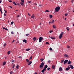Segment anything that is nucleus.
Segmentation results:
<instances>
[{
  "mask_svg": "<svg viewBox=\"0 0 74 74\" xmlns=\"http://www.w3.org/2000/svg\"><path fill=\"white\" fill-rule=\"evenodd\" d=\"M9 7H10V8H12V6H9Z\"/></svg>",
  "mask_w": 74,
  "mask_h": 74,
  "instance_id": "obj_60",
  "label": "nucleus"
},
{
  "mask_svg": "<svg viewBox=\"0 0 74 74\" xmlns=\"http://www.w3.org/2000/svg\"><path fill=\"white\" fill-rule=\"evenodd\" d=\"M26 60L27 63H28V62H29V60H28V59H26Z\"/></svg>",
  "mask_w": 74,
  "mask_h": 74,
  "instance_id": "obj_26",
  "label": "nucleus"
},
{
  "mask_svg": "<svg viewBox=\"0 0 74 74\" xmlns=\"http://www.w3.org/2000/svg\"><path fill=\"white\" fill-rule=\"evenodd\" d=\"M63 62H64V60H61V63H63Z\"/></svg>",
  "mask_w": 74,
  "mask_h": 74,
  "instance_id": "obj_37",
  "label": "nucleus"
},
{
  "mask_svg": "<svg viewBox=\"0 0 74 74\" xmlns=\"http://www.w3.org/2000/svg\"><path fill=\"white\" fill-rule=\"evenodd\" d=\"M15 41V40H13V41L12 42H14Z\"/></svg>",
  "mask_w": 74,
  "mask_h": 74,
  "instance_id": "obj_50",
  "label": "nucleus"
},
{
  "mask_svg": "<svg viewBox=\"0 0 74 74\" xmlns=\"http://www.w3.org/2000/svg\"><path fill=\"white\" fill-rule=\"evenodd\" d=\"M7 45V44H6V43H5L3 45V47H5V45Z\"/></svg>",
  "mask_w": 74,
  "mask_h": 74,
  "instance_id": "obj_38",
  "label": "nucleus"
},
{
  "mask_svg": "<svg viewBox=\"0 0 74 74\" xmlns=\"http://www.w3.org/2000/svg\"><path fill=\"white\" fill-rule=\"evenodd\" d=\"M32 62L31 61H30L29 62H28V65H30L31 64H32Z\"/></svg>",
  "mask_w": 74,
  "mask_h": 74,
  "instance_id": "obj_14",
  "label": "nucleus"
},
{
  "mask_svg": "<svg viewBox=\"0 0 74 74\" xmlns=\"http://www.w3.org/2000/svg\"><path fill=\"white\" fill-rule=\"evenodd\" d=\"M14 67H15V64H14L12 67V69H14Z\"/></svg>",
  "mask_w": 74,
  "mask_h": 74,
  "instance_id": "obj_30",
  "label": "nucleus"
},
{
  "mask_svg": "<svg viewBox=\"0 0 74 74\" xmlns=\"http://www.w3.org/2000/svg\"><path fill=\"white\" fill-rule=\"evenodd\" d=\"M48 62L49 63H51V60H49L48 61Z\"/></svg>",
  "mask_w": 74,
  "mask_h": 74,
  "instance_id": "obj_47",
  "label": "nucleus"
},
{
  "mask_svg": "<svg viewBox=\"0 0 74 74\" xmlns=\"http://www.w3.org/2000/svg\"><path fill=\"white\" fill-rule=\"evenodd\" d=\"M28 2L29 3H31V1H28Z\"/></svg>",
  "mask_w": 74,
  "mask_h": 74,
  "instance_id": "obj_53",
  "label": "nucleus"
},
{
  "mask_svg": "<svg viewBox=\"0 0 74 74\" xmlns=\"http://www.w3.org/2000/svg\"><path fill=\"white\" fill-rule=\"evenodd\" d=\"M1 3V0H0V3Z\"/></svg>",
  "mask_w": 74,
  "mask_h": 74,
  "instance_id": "obj_63",
  "label": "nucleus"
},
{
  "mask_svg": "<svg viewBox=\"0 0 74 74\" xmlns=\"http://www.w3.org/2000/svg\"><path fill=\"white\" fill-rule=\"evenodd\" d=\"M53 16L52 15H49L50 18H52Z\"/></svg>",
  "mask_w": 74,
  "mask_h": 74,
  "instance_id": "obj_20",
  "label": "nucleus"
},
{
  "mask_svg": "<svg viewBox=\"0 0 74 74\" xmlns=\"http://www.w3.org/2000/svg\"><path fill=\"white\" fill-rule=\"evenodd\" d=\"M12 73H13V71H11L10 72V74H12Z\"/></svg>",
  "mask_w": 74,
  "mask_h": 74,
  "instance_id": "obj_40",
  "label": "nucleus"
},
{
  "mask_svg": "<svg viewBox=\"0 0 74 74\" xmlns=\"http://www.w3.org/2000/svg\"><path fill=\"white\" fill-rule=\"evenodd\" d=\"M70 48V47L69 46H67V48Z\"/></svg>",
  "mask_w": 74,
  "mask_h": 74,
  "instance_id": "obj_35",
  "label": "nucleus"
},
{
  "mask_svg": "<svg viewBox=\"0 0 74 74\" xmlns=\"http://www.w3.org/2000/svg\"><path fill=\"white\" fill-rule=\"evenodd\" d=\"M28 15L29 16H30V14H29V13H28Z\"/></svg>",
  "mask_w": 74,
  "mask_h": 74,
  "instance_id": "obj_54",
  "label": "nucleus"
},
{
  "mask_svg": "<svg viewBox=\"0 0 74 74\" xmlns=\"http://www.w3.org/2000/svg\"><path fill=\"white\" fill-rule=\"evenodd\" d=\"M15 62V61H14V60H12V62Z\"/></svg>",
  "mask_w": 74,
  "mask_h": 74,
  "instance_id": "obj_58",
  "label": "nucleus"
},
{
  "mask_svg": "<svg viewBox=\"0 0 74 74\" xmlns=\"http://www.w3.org/2000/svg\"><path fill=\"white\" fill-rule=\"evenodd\" d=\"M34 17V14H33L32 16H31V18H33Z\"/></svg>",
  "mask_w": 74,
  "mask_h": 74,
  "instance_id": "obj_21",
  "label": "nucleus"
},
{
  "mask_svg": "<svg viewBox=\"0 0 74 74\" xmlns=\"http://www.w3.org/2000/svg\"><path fill=\"white\" fill-rule=\"evenodd\" d=\"M50 69L51 68H47V70H48V71L49 70H50Z\"/></svg>",
  "mask_w": 74,
  "mask_h": 74,
  "instance_id": "obj_45",
  "label": "nucleus"
},
{
  "mask_svg": "<svg viewBox=\"0 0 74 74\" xmlns=\"http://www.w3.org/2000/svg\"><path fill=\"white\" fill-rule=\"evenodd\" d=\"M64 56L65 58H69V55L67 54H65Z\"/></svg>",
  "mask_w": 74,
  "mask_h": 74,
  "instance_id": "obj_10",
  "label": "nucleus"
},
{
  "mask_svg": "<svg viewBox=\"0 0 74 74\" xmlns=\"http://www.w3.org/2000/svg\"><path fill=\"white\" fill-rule=\"evenodd\" d=\"M63 70V69H62V68L61 67H60L59 68V71H62Z\"/></svg>",
  "mask_w": 74,
  "mask_h": 74,
  "instance_id": "obj_8",
  "label": "nucleus"
},
{
  "mask_svg": "<svg viewBox=\"0 0 74 74\" xmlns=\"http://www.w3.org/2000/svg\"><path fill=\"white\" fill-rule=\"evenodd\" d=\"M67 67L68 68H66L65 69V70H66V71H68L70 69V66H69Z\"/></svg>",
  "mask_w": 74,
  "mask_h": 74,
  "instance_id": "obj_5",
  "label": "nucleus"
},
{
  "mask_svg": "<svg viewBox=\"0 0 74 74\" xmlns=\"http://www.w3.org/2000/svg\"><path fill=\"white\" fill-rule=\"evenodd\" d=\"M1 14H3V11H2V10H1V11H0Z\"/></svg>",
  "mask_w": 74,
  "mask_h": 74,
  "instance_id": "obj_57",
  "label": "nucleus"
},
{
  "mask_svg": "<svg viewBox=\"0 0 74 74\" xmlns=\"http://www.w3.org/2000/svg\"><path fill=\"white\" fill-rule=\"evenodd\" d=\"M51 39H55V38L53 37H51Z\"/></svg>",
  "mask_w": 74,
  "mask_h": 74,
  "instance_id": "obj_29",
  "label": "nucleus"
},
{
  "mask_svg": "<svg viewBox=\"0 0 74 74\" xmlns=\"http://www.w3.org/2000/svg\"><path fill=\"white\" fill-rule=\"evenodd\" d=\"M13 4H14V5H16V3H15V1H14L13 2Z\"/></svg>",
  "mask_w": 74,
  "mask_h": 74,
  "instance_id": "obj_19",
  "label": "nucleus"
},
{
  "mask_svg": "<svg viewBox=\"0 0 74 74\" xmlns=\"http://www.w3.org/2000/svg\"><path fill=\"white\" fill-rule=\"evenodd\" d=\"M34 74H37V73L36 72Z\"/></svg>",
  "mask_w": 74,
  "mask_h": 74,
  "instance_id": "obj_64",
  "label": "nucleus"
},
{
  "mask_svg": "<svg viewBox=\"0 0 74 74\" xmlns=\"http://www.w3.org/2000/svg\"><path fill=\"white\" fill-rule=\"evenodd\" d=\"M68 62V60H65L64 62V64H66Z\"/></svg>",
  "mask_w": 74,
  "mask_h": 74,
  "instance_id": "obj_9",
  "label": "nucleus"
},
{
  "mask_svg": "<svg viewBox=\"0 0 74 74\" xmlns=\"http://www.w3.org/2000/svg\"><path fill=\"white\" fill-rule=\"evenodd\" d=\"M46 68H45V67H44L43 70H44L45 71L46 70Z\"/></svg>",
  "mask_w": 74,
  "mask_h": 74,
  "instance_id": "obj_46",
  "label": "nucleus"
},
{
  "mask_svg": "<svg viewBox=\"0 0 74 74\" xmlns=\"http://www.w3.org/2000/svg\"><path fill=\"white\" fill-rule=\"evenodd\" d=\"M49 50L50 51H52V48H50Z\"/></svg>",
  "mask_w": 74,
  "mask_h": 74,
  "instance_id": "obj_44",
  "label": "nucleus"
},
{
  "mask_svg": "<svg viewBox=\"0 0 74 74\" xmlns=\"http://www.w3.org/2000/svg\"><path fill=\"white\" fill-rule=\"evenodd\" d=\"M63 33H64L63 32H62L60 34V36H59L60 39H61V38L63 37Z\"/></svg>",
  "mask_w": 74,
  "mask_h": 74,
  "instance_id": "obj_3",
  "label": "nucleus"
},
{
  "mask_svg": "<svg viewBox=\"0 0 74 74\" xmlns=\"http://www.w3.org/2000/svg\"><path fill=\"white\" fill-rule=\"evenodd\" d=\"M12 1L11 0H10L9 1V2H10V3H11V2H12Z\"/></svg>",
  "mask_w": 74,
  "mask_h": 74,
  "instance_id": "obj_51",
  "label": "nucleus"
},
{
  "mask_svg": "<svg viewBox=\"0 0 74 74\" xmlns=\"http://www.w3.org/2000/svg\"><path fill=\"white\" fill-rule=\"evenodd\" d=\"M52 68L53 69H55V66L54 65H52Z\"/></svg>",
  "mask_w": 74,
  "mask_h": 74,
  "instance_id": "obj_11",
  "label": "nucleus"
},
{
  "mask_svg": "<svg viewBox=\"0 0 74 74\" xmlns=\"http://www.w3.org/2000/svg\"><path fill=\"white\" fill-rule=\"evenodd\" d=\"M26 36H29V34H26Z\"/></svg>",
  "mask_w": 74,
  "mask_h": 74,
  "instance_id": "obj_43",
  "label": "nucleus"
},
{
  "mask_svg": "<svg viewBox=\"0 0 74 74\" xmlns=\"http://www.w3.org/2000/svg\"><path fill=\"white\" fill-rule=\"evenodd\" d=\"M45 67L47 69V68L48 67V65H46Z\"/></svg>",
  "mask_w": 74,
  "mask_h": 74,
  "instance_id": "obj_32",
  "label": "nucleus"
},
{
  "mask_svg": "<svg viewBox=\"0 0 74 74\" xmlns=\"http://www.w3.org/2000/svg\"><path fill=\"white\" fill-rule=\"evenodd\" d=\"M33 59V57L32 56H31L30 57L29 59Z\"/></svg>",
  "mask_w": 74,
  "mask_h": 74,
  "instance_id": "obj_33",
  "label": "nucleus"
},
{
  "mask_svg": "<svg viewBox=\"0 0 74 74\" xmlns=\"http://www.w3.org/2000/svg\"><path fill=\"white\" fill-rule=\"evenodd\" d=\"M16 68H17V69H19V65H17L16 67Z\"/></svg>",
  "mask_w": 74,
  "mask_h": 74,
  "instance_id": "obj_31",
  "label": "nucleus"
},
{
  "mask_svg": "<svg viewBox=\"0 0 74 74\" xmlns=\"http://www.w3.org/2000/svg\"><path fill=\"white\" fill-rule=\"evenodd\" d=\"M18 5H20V3H18L17 4Z\"/></svg>",
  "mask_w": 74,
  "mask_h": 74,
  "instance_id": "obj_56",
  "label": "nucleus"
},
{
  "mask_svg": "<svg viewBox=\"0 0 74 74\" xmlns=\"http://www.w3.org/2000/svg\"><path fill=\"white\" fill-rule=\"evenodd\" d=\"M11 33L12 34H14V32H12V31L11 32Z\"/></svg>",
  "mask_w": 74,
  "mask_h": 74,
  "instance_id": "obj_39",
  "label": "nucleus"
},
{
  "mask_svg": "<svg viewBox=\"0 0 74 74\" xmlns=\"http://www.w3.org/2000/svg\"><path fill=\"white\" fill-rule=\"evenodd\" d=\"M5 64H6V62H5V61L3 63V66H4V65H5Z\"/></svg>",
  "mask_w": 74,
  "mask_h": 74,
  "instance_id": "obj_18",
  "label": "nucleus"
},
{
  "mask_svg": "<svg viewBox=\"0 0 74 74\" xmlns=\"http://www.w3.org/2000/svg\"><path fill=\"white\" fill-rule=\"evenodd\" d=\"M45 12H49V10H46L45 11Z\"/></svg>",
  "mask_w": 74,
  "mask_h": 74,
  "instance_id": "obj_28",
  "label": "nucleus"
},
{
  "mask_svg": "<svg viewBox=\"0 0 74 74\" xmlns=\"http://www.w3.org/2000/svg\"><path fill=\"white\" fill-rule=\"evenodd\" d=\"M4 16H6L7 15L6 14H5V13L4 14Z\"/></svg>",
  "mask_w": 74,
  "mask_h": 74,
  "instance_id": "obj_52",
  "label": "nucleus"
},
{
  "mask_svg": "<svg viewBox=\"0 0 74 74\" xmlns=\"http://www.w3.org/2000/svg\"><path fill=\"white\" fill-rule=\"evenodd\" d=\"M43 40V38L40 37L39 38V42H41V41Z\"/></svg>",
  "mask_w": 74,
  "mask_h": 74,
  "instance_id": "obj_4",
  "label": "nucleus"
},
{
  "mask_svg": "<svg viewBox=\"0 0 74 74\" xmlns=\"http://www.w3.org/2000/svg\"><path fill=\"white\" fill-rule=\"evenodd\" d=\"M32 39L34 41H36L37 40V38L36 37H34V38Z\"/></svg>",
  "mask_w": 74,
  "mask_h": 74,
  "instance_id": "obj_12",
  "label": "nucleus"
},
{
  "mask_svg": "<svg viewBox=\"0 0 74 74\" xmlns=\"http://www.w3.org/2000/svg\"><path fill=\"white\" fill-rule=\"evenodd\" d=\"M65 16H67L68 15V14L67 13H66L64 14Z\"/></svg>",
  "mask_w": 74,
  "mask_h": 74,
  "instance_id": "obj_42",
  "label": "nucleus"
},
{
  "mask_svg": "<svg viewBox=\"0 0 74 74\" xmlns=\"http://www.w3.org/2000/svg\"><path fill=\"white\" fill-rule=\"evenodd\" d=\"M66 29H67V30L68 31H69V27H67L66 28Z\"/></svg>",
  "mask_w": 74,
  "mask_h": 74,
  "instance_id": "obj_27",
  "label": "nucleus"
},
{
  "mask_svg": "<svg viewBox=\"0 0 74 74\" xmlns=\"http://www.w3.org/2000/svg\"><path fill=\"white\" fill-rule=\"evenodd\" d=\"M69 66L71 69H74V67L72 65H70Z\"/></svg>",
  "mask_w": 74,
  "mask_h": 74,
  "instance_id": "obj_6",
  "label": "nucleus"
},
{
  "mask_svg": "<svg viewBox=\"0 0 74 74\" xmlns=\"http://www.w3.org/2000/svg\"><path fill=\"white\" fill-rule=\"evenodd\" d=\"M10 53H11V51H9L8 52V55H10Z\"/></svg>",
  "mask_w": 74,
  "mask_h": 74,
  "instance_id": "obj_17",
  "label": "nucleus"
},
{
  "mask_svg": "<svg viewBox=\"0 0 74 74\" xmlns=\"http://www.w3.org/2000/svg\"><path fill=\"white\" fill-rule=\"evenodd\" d=\"M44 62H42L41 64H40V68H42L43 67H44Z\"/></svg>",
  "mask_w": 74,
  "mask_h": 74,
  "instance_id": "obj_2",
  "label": "nucleus"
},
{
  "mask_svg": "<svg viewBox=\"0 0 74 74\" xmlns=\"http://www.w3.org/2000/svg\"><path fill=\"white\" fill-rule=\"evenodd\" d=\"M55 12H58L60 10V7L58 6L56 7L55 8Z\"/></svg>",
  "mask_w": 74,
  "mask_h": 74,
  "instance_id": "obj_1",
  "label": "nucleus"
},
{
  "mask_svg": "<svg viewBox=\"0 0 74 74\" xmlns=\"http://www.w3.org/2000/svg\"><path fill=\"white\" fill-rule=\"evenodd\" d=\"M42 73H44L45 72V70L42 69L41 71Z\"/></svg>",
  "mask_w": 74,
  "mask_h": 74,
  "instance_id": "obj_23",
  "label": "nucleus"
},
{
  "mask_svg": "<svg viewBox=\"0 0 74 74\" xmlns=\"http://www.w3.org/2000/svg\"><path fill=\"white\" fill-rule=\"evenodd\" d=\"M21 1L22 3H24V0H21Z\"/></svg>",
  "mask_w": 74,
  "mask_h": 74,
  "instance_id": "obj_41",
  "label": "nucleus"
},
{
  "mask_svg": "<svg viewBox=\"0 0 74 74\" xmlns=\"http://www.w3.org/2000/svg\"><path fill=\"white\" fill-rule=\"evenodd\" d=\"M1 10H2V9L0 7V11H1Z\"/></svg>",
  "mask_w": 74,
  "mask_h": 74,
  "instance_id": "obj_48",
  "label": "nucleus"
},
{
  "mask_svg": "<svg viewBox=\"0 0 74 74\" xmlns=\"http://www.w3.org/2000/svg\"><path fill=\"white\" fill-rule=\"evenodd\" d=\"M40 60L41 62H43V61H44V59L42 58H41L40 59Z\"/></svg>",
  "mask_w": 74,
  "mask_h": 74,
  "instance_id": "obj_24",
  "label": "nucleus"
},
{
  "mask_svg": "<svg viewBox=\"0 0 74 74\" xmlns=\"http://www.w3.org/2000/svg\"><path fill=\"white\" fill-rule=\"evenodd\" d=\"M39 25H41V23H40Z\"/></svg>",
  "mask_w": 74,
  "mask_h": 74,
  "instance_id": "obj_59",
  "label": "nucleus"
},
{
  "mask_svg": "<svg viewBox=\"0 0 74 74\" xmlns=\"http://www.w3.org/2000/svg\"><path fill=\"white\" fill-rule=\"evenodd\" d=\"M23 42H25V43H27V40H26L24 39L23 40Z\"/></svg>",
  "mask_w": 74,
  "mask_h": 74,
  "instance_id": "obj_13",
  "label": "nucleus"
},
{
  "mask_svg": "<svg viewBox=\"0 0 74 74\" xmlns=\"http://www.w3.org/2000/svg\"><path fill=\"white\" fill-rule=\"evenodd\" d=\"M20 4H21V5H22V6H23V5H24V4L22 2H21Z\"/></svg>",
  "mask_w": 74,
  "mask_h": 74,
  "instance_id": "obj_25",
  "label": "nucleus"
},
{
  "mask_svg": "<svg viewBox=\"0 0 74 74\" xmlns=\"http://www.w3.org/2000/svg\"><path fill=\"white\" fill-rule=\"evenodd\" d=\"M49 32H50V33H52V31H49Z\"/></svg>",
  "mask_w": 74,
  "mask_h": 74,
  "instance_id": "obj_61",
  "label": "nucleus"
},
{
  "mask_svg": "<svg viewBox=\"0 0 74 74\" xmlns=\"http://www.w3.org/2000/svg\"><path fill=\"white\" fill-rule=\"evenodd\" d=\"M68 64H70V63H71V61L69 60V61L68 63H67Z\"/></svg>",
  "mask_w": 74,
  "mask_h": 74,
  "instance_id": "obj_16",
  "label": "nucleus"
},
{
  "mask_svg": "<svg viewBox=\"0 0 74 74\" xmlns=\"http://www.w3.org/2000/svg\"><path fill=\"white\" fill-rule=\"evenodd\" d=\"M49 44V42H46V44Z\"/></svg>",
  "mask_w": 74,
  "mask_h": 74,
  "instance_id": "obj_34",
  "label": "nucleus"
},
{
  "mask_svg": "<svg viewBox=\"0 0 74 74\" xmlns=\"http://www.w3.org/2000/svg\"><path fill=\"white\" fill-rule=\"evenodd\" d=\"M5 30H8V29L7 28H5Z\"/></svg>",
  "mask_w": 74,
  "mask_h": 74,
  "instance_id": "obj_55",
  "label": "nucleus"
},
{
  "mask_svg": "<svg viewBox=\"0 0 74 74\" xmlns=\"http://www.w3.org/2000/svg\"><path fill=\"white\" fill-rule=\"evenodd\" d=\"M4 11H5V13H7V11H6L5 10Z\"/></svg>",
  "mask_w": 74,
  "mask_h": 74,
  "instance_id": "obj_49",
  "label": "nucleus"
},
{
  "mask_svg": "<svg viewBox=\"0 0 74 74\" xmlns=\"http://www.w3.org/2000/svg\"><path fill=\"white\" fill-rule=\"evenodd\" d=\"M53 27L54 29H56V26H55V25H53Z\"/></svg>",
  "mask_w": 74,
  "mask_h": 74,
  "instance_id": "obj_15",
  "label": "nucleus"
},
{
  "mask_svg": "<svg viewBox=\"0 0 74 74\" xmlns=\"http://www.w3.org/2000/svg\"><path fill=\"white\" fill-rule=\"evenodd\" d=\"M30 49H26V51H30Z\"/></svg>",
  "mask_w": 74,
  "mask_h": 74,
  "instance_id": "obj_22",
  "label": "nucleus"
},
{
  "mask_svg": "<svg viewBox=\"0 0 74 74\" xmlns=\"http://www.w3.org/2000/svg\"><path fill=\"white\" fill-rule=\"evenodd\" d=\"M14 23V21H12V22H11V25H13V23Z\"/></svg>",
  "mask_w": 74,
  "mask_h": 74,
  "instance_id": "obj_36",
  "label": "nucleus"
},
{
  "mask_svg": "<svg viewBox=\"0 0 74 74\" xmlns=\"http://www.w3.org/2000/svg\"><path fill=\"white\" fill-rule=\"evenodd\" d=\"M66 18H64V20H65V21H66Z\"/></svg>",
  "mask_w": 74,
  "mask_h": 74,
  "instance_id": "obj_62",
  "label": "nucleus"
},
{
  "mask_svg": "<svg viewBox=\"0 0 74 74\" xmlns=\"http://www.w3.org/2000/svg\"><path fill=\"white\" fill-rule=\"evenodd\" d=\"M55 22V20H53L51 21V22H49V24H50V23H53V22Z\"/></svg>",
  "mask_w": 74,
  "mask_h": 74,
  "instance_id": "obj_7",
  "label": "nucleus"
}]
</instances>
